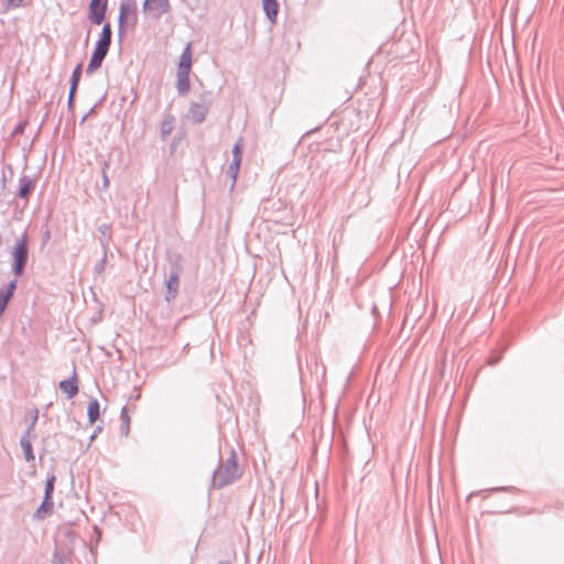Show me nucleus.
<instances>
[{"label":"nucleus","mask_w":564,"mask_h":564,"mask_svg":"<svg viewBox=\"0 0 564 564\" xmlns=\"http://www.w3.org/2000/svg\"><path fill=\"white\" fill-rule=\"evenodd\" d=\"M263 11L268 20L275 23L279 13V3L276 0H262Z\"/></svg>","instance_id":"nucleus-14"},{"label":"nucleus","mask_w":564,"mask_h":564,"mask_svg":"<svg viewBox=\"0 0 564 564\" xmlns=\"http://www.w3.org/2000/svg\"><path fill=\"white\" fill-rule=\"evenodd\" d=\"M112 30L110 23L102 25L99 39L97 40L89 63L86 68L87 74H93L100 68L111 45Z\"/></svg>","instance_id":"nucleus-2"},{"label":"nucleus","mask_w":564,"mask_h":564,"mask_svg":"<svg viewBox=\"0 0 564 564\" xmlns=\"http://www.w3.org/2000/svg\"><path fill=\"white\" fill-rule=\"evenodd\" d=\"M10 300L11 299L4 294V291L0 289V317L3 315Z\"/></svg>","instance_id":"nucleus-28"},{"label":"nucleus","mask_w":564,"mask_h":564,"mask_svg":"<svg viewBox=\"0 0 564 564\" xmlns=\"http://www.w3.org/2000/svg\"><path fill=\"white\" fill-rule=\"evenodd\" d=\"M17 283H18V281L14 279V280L10 281L9 284L7 285V289L3 290L4 294L8 295L10 299H12V296L14 294V291L17 289Z\"/></svg>","instance_id":"nucleus-29"},{"label":"nucleus","mask_w":564,"mask_h":564,"mask_svg":"<svg viewBox=\"0 0 564 564\" xmlns=\"http://www.w3.org/2000/svg\"><path fill=\"white\" fill-rule=\"evenodd\" d=\"M120 419L122 421L121 433L124 436H128V434L130 432V417H129L128 410L126 406L121 409Z\"/></svg>","instance_id":"nucleus-23"},{"label":"nucleus","mask_w":564,"mask_h":564,"mask_svg":"<svg viewBox=\"0 0 564 564\" xmlns=\"http://www.w3.org/2000/svg\"><path fill=\"white\" fill-rule=\"evenodd\" d=\"M100 430H101V429L98 426V427L95 430V432L93 433V435H91V437H90V438H91V440H94Z\"/></svg>","instance_id":"nucleus-36"},{"label":"nucleus","mask_w":564,"mask_h":564,"mask_svg":"<svg viewBox=\"0 0 564 564\" xmlns=\"http://www.w3.org/2000/svg\"><path fill=\"white\" fill-rule=\"evenodd\" d=\"M109 167V162L105 161L104 164H102V169H101V173H102V189L104 191H107L109 188V185H110V180H109V176H108V170Z\"/></svg>","instance_id":"nucleus-27"},{"label":"nucleus","mask_w":564,"mask_h":564,"mask_svg":"<svg viewBox=\"0 0 564 564\" xmlns=\"http://www.w3.org/2000/svg\"><path fill=\"white\" fill-rule=\"evenodd\" d=\"M511 488H508V487H497V488H492L491 491H508Z\"/></svg>","instance_id":"nucleus-34"},{"label":"nucleus","mask_w":564,"mask_h":564,"mask_svg":"<svg viewBox=\"0 0 564 564\" xmlns=\"http://www.w3.org/2000/svg\"><path fill=\"white\" fill-rule=\"evenodd\" d=\"M242 150H243V139L239 138L232 148V161L229 164L228 171H227L228 175L232 180L231 186H234L237 181V176H238L241 160H242Z\"/></svg>","instance_id":"nucleus-5"},{"label":"nucleus","mask_w":564,"mask_h":564,"mask_svg":"<svg viewBox=\"0 0 564 564\" xmlns=\"http://www.w3.org/2000/svg\"><path fill=\"white\" fill-rule=\"evenodd\" d=\"M22 130H23V124H21V123H20V124H18V126H17V128H15V132H17V133H18V132H22Z\"/></svg>","instance_id":"nucleus-35"},{"label":"nucleus","mask_w":564,"mask_h":564,"mask_svg":"<svg viewBox=\"0 0 564 564\" xmlns=\"http://www.w3.org/2000/svg\"><path fill=\"white\" fill-rule=\"evenodd\" d=\"M170 9L169 0H145L143 3L144 11H155L158 17L167 13Z\"/></svg>","instance_id":"nucleus-9"},{"label":"nucleus","mask_w":564,"mask_h":564,"mask_svg":"<svg viewBox=\"0 0 564 564\" xmlns=\"http://www.w3.org/2000/svg\"><path fill=\"white\" fill-rule=\"evenodd\" d=\"M241 474L237 454L231 451L230 456L226 460H220L218 468L213 473L212 486L217 489L224 488L238 479Z\"/></svg>","instance_id":"nucleus-1"},{"label":"nucleus","mask_w":564,"mask_h":564,"mask_svg":"<svg viewBox=\"0 0 564 564\" xmlns=\"http://www.w3.org/2000/svg\"><path fill=\"white\" fill-rule=\"evenodd\" d=\"M53 506H54L53 498L46 499V497H44L42 503L40 505V507L36 511V514L40 517L41 512L47 513V512L52 511Z\"/></svg>","instance_id":"nucleus-26"},{"label":"nucleus","mask_w":564,"mask_h":564,"mask_svg":"<svg viewBox=\"0 0 564 564\" xmlns=\"http://www.w3.org/2000/svg\"><path fill=\"white\" fill-rule=\"evenodd\" d=\"M29 258L28 237L24 234L20 240L17 241L13 251L12 271L17 276L23 274Z\"/></svg>","instance_id":"nucleus-4"},{"label":"nucleus","mask_w":564,"mask_h":564,"mask_svg":"<svg viewBox=\"0 0 564 564\" xmlns=\"http://www.w3.org/2000/svg\"><path fill=\"white\" fill-rule=\"evenodd\" d=\"M32 440L33 438H26V437H21V440H20V445L23 451L24 458L28 463H33L35 460V455L33 453L32 443H31Z\"/></svg>","instance_id":"nucleus-16"},{"label":"nucleus","mask_w":564,"mask_h":564,"mask_svg":"<svg viewBox=\"0 0 564 564\" xmlns=\"http://www.w3.org/2000/svg\"><path fill=\"white\" fill-rule=\"evenodd\" d=\"M180 275L176 274V272L169 273V278L166 280V293H165V300L167 302L173 301L178 293L180 289Z\"/></svg>","instance_id":"nucleus-10"},{"label":"nucleus","mask_w":564,"mask_h":564,"mask_svg":"<svg viewBox=\"0 0 564 564\" xmlns=\"http://www.w3.org/2000/svg\"><path fill=\"white\" fill-rule=\"evenodd\" d=\"M208 112H209V110L206 108V106H202V105H198L197 102L193 101L188 109V117L195 123H202L206 119V116Z\"/></svg>","instance_id":"nucleus-13"},{"label":"nucleus","mask_w":564,"mask_h":564,"mask_svg":"<svg viewBox=\"0 0 564 564\" xmlns=\"http://www.w3.org/2000/svg\"><path fill=\"white\" fill-rule=\"evenodd\" d=\"M166 261L169 264V273L176 272L182 274L183 272V257L178 252L169 251L166 253Z\"/></svg>","instance_id":"nucleus-12"},{"label":"nucleus","mask_w":564,"mask_h":564,"mask_svg":"<svg viewBox=\"0 0 564 564\" xmlns=\"http://www.w3.org/2000/svg\"><path fill=\"white\" fill-rule=\"evenodd\" d=\"M107 263V250H104V257L102 259L96 264L95 271L97 273H101L105 270Z\"/></svg>","instance_id":"nucleus-30"},{"label":"nucleus","mask_w":564,"mask_h":564,"mask_svg":"<svg viewBox=\"0 0 564 564\" xmlns=\"http://www.w3.org/2000/svg\"><path fill=\"white\" fill-rule=\"evenodd\" d=\"M176 89L181 96L188 94L191 89L189 74L177 73Z\"/></svg>","instance_id":"nucleus-15"},{"label":"nucleus","mask_w":564,"mask_h":564,"mask_svg":"<svg viewBox=\"0 0 564 564\" xmlns=\"http://www.w3.org/2000/svg\"><path fill=\"white\" fill-rule=\"evenodd\" d=\"M53 564H73L72 555L68 552L55 551L53 554Z\"/></svg>","instance_id":"nucleus-20"},{"label":"nucleus","mask_w":564,"mask_h":564,"mask_svg":"<svg viewBox=\"0 0 564 564\" xmlns=\"http://www.w3.org/2000/svg\"><path fill=\"white\" fill-rule=\"evenodd\" d=\"M37 419H39V411L35 409L34 413H33V415H32V417L21 437H26V438L35 437V425H36Z\"/></svg>","instance_id":"nucleus-19"},{"label":"nucleus","mask_w":564,"mask_h":564,"mask_svg":"<svg viewBox=\"0 0 564 564\" xmlns=\"http://www.w3.org/2000/svg\"><path fill=\"white\" fill-rule=\"evenodd\" d=\"M59 389L67 394L68 399H73L78 393L77 375L74 371L69 379L59 382Z\"/></svg>","instance_id":"nucleus-11"},{"label":"nucleus","mask_w":564,"mask_h":564,"mask_svg":"<svg viewBox=\"0 0 564 564\" xmlns=\"http://www.w3.org/2000/svg\"><path fill=\"white\" fill-rule=\"evenodd\" d=\"M76 93H77V90L69 89L68 100H67V107H68L69 111L74 110Z\"/></svg>","instance_id":"nucleus-31"},{"label":"nucleus","mask_w":564,"mask_h":564,"mask_svg":"<svg viewBox=\"0 0 564 564\" xmlns=\"http://www.w3.org/2000/svg\"><path fill=\"white\" fill-rule=\"evenodd\" d=\"M138 22L137 6L133 0H122L119 8L118 34L122 37L128 24L135 25Z\"/></svg>","instance_id":"nucleus-3"},{"label":"nucleus","mask_w":564,"mask_h":564,"mask_svg":"<svg viewBox=\"0 0 564 564\" xmlns=\"http://www.w3.org/2000/svg\"><path fill=\"white\" fill-rule=\"evenodd\" d=\"M108 0H90L88 18L93 24L100 25L107 12Z\"/></svg>","instance_id":"nucleus-6"},{"label":"nucleus","mask_w":564,"mask_h":564,"mask_svg":"<svg viewBox=\"0 0 564 564\" xmlns=\"http://www.w3.org/2000/svg\"><path fill=\"white\" fill-rule=\"evenodd\" d=\"M93 111H94V108H90V110L82 118L80 123H84L87 120V118L91 115Z\"/></svg>","instance_id":"nucleus-32"},{"label":"nucleus","mask_w":564,"mask_h":564,"mask_svg":"<svg viewBox=\"0 0 564 564\" xmlns=\"http://www.w3.org/2000/svg\"><path fill=\"white\" fill-rule=\"evenodd\" d=\"M192 63H193L192 43L188 42L185 45V47L180 56V61H178V65H177V73L189 74L191 69H192Z\"/></svg>","instance_id":"nucleus-8"},{"label":"nucleus","mask_w":564,"mask_h":564,"mask_svg":"<svg viewBox=\"0 0 564 564\" xmlns=\"http://www.w3.org/2000/svg\"><path fill=\"white\" fill-rule=\"evenodd\" d=\"M100 415V404L97 399H93L87 409L88 422L94 424Z\"/></svg>","instance_id":"nucleus-18"},{"label":"nucleus","mask_w":564,"mask_h":564,"mask_svg":"<svg viewBox=\"0 0 564 564\" xmlns=\"http://www.w3.org/2000/svg\"><path fill=\"white\" fill-rule=\"evenodd\" d=\"M36 181L32 178L31 176L23 175L19 180V189H18V196L21 199H24L25 203L29 202L31 194L35 189Z\"/></svg>","instance_id":"nucleus-7"},{"label":"nucleus","mask_w":564,"mask_h":564,"mask_svg":"<svg viewBox=\"0 0 564 564\" xmlns=\"http://www.w3.org/2000/svg\"><path fill=\"white\" fill-rule=\"evenodd\" d=\"M499 360H500V357L490 358L488 362H489V365L495 366L499 362Z\"/></svg>","instance_id":"nucleus-33"},{"label":"nucleus","mask_w":564,"mask_h":564,"mask_svg":"<svg viewBox=\"0 0 564 564\" xmlns=\"http://www.w3.org/2000/svg\"><path fill=\"white\" fill-rule=\"evenodd\" d=\"M198 105L206 106V108L209 110L213 104V93L208 90H204L196 101Z\"/></svg>","instance_id":"nucleus-25"},{"label":"nucleus","mask_w":564,"mask_h":564,"mask_svg":"<svg viewBox=\"0 0 564 564\" xmlns=\"http://www.w3.org/2000/svg\"><path fill=\"white\" fill-rule=\"evenodd\" d=\"M174 121L175 118L171 113H167L164 116L162 122H161V135L163 139H165L167 135L171 134L173 128H174Z\"/></svg>","instance_id":"nucleus-17"},{"label":"nucleus","mask_w":564,"mask_h":564,"mask_svg":"<svg viewBox=\"0 0 564 564\" xmlns=\"http://www.w3.org/2000/svg\"><path fill=\"white\" fill-rule=\"evenodd\" d=\"M98 230L100 234L101 246H102L104 250H107L108 240L110 239V225L102 224L101 226H99Z\"/></svg>","instance_id":"nucleus-21"},{"label":"nucleus","mask_w":564,"mask_h":564,"mask_svg":"<svg viewBox=\"0 0 564 564\" xmlns=\"http://www.w3.org/2000/svg\"><path fill=\"white\" fill-rule=\"evenodd\" d=\"M217 564H231L229 561H220Z\"/></svg>","instance_id":"nucleus-37"},{"label":"nucleus","mask_w":564,"mask_h":564,"mask_svg":"<svg viewBox=\"0 0 564 564\" xmlns=\"http://www.w3.org/2000/svg\"><path fill=\"white\" fill-rule=\"evenodd\" d=\"M55 481L56 476L54 474H50L45 481L44 497H46V499L53 498Z\"/></svg>","instance_id":"nucleus-24"},{"label":"nucleus","mask_w":564,"mask_h":564,"mask_svg":"<svg viewBox=\"0 0 564 564\" xmlns=\"http://www.w3.org/2000/svg\"><path fill=\"white\" fill-rule=\"evenodd\" d=\"M82 64H78L70 76L69 89L77 90L82 77Z\"/></svg>","instance_id":"nucleus-22"}]
</instances>
